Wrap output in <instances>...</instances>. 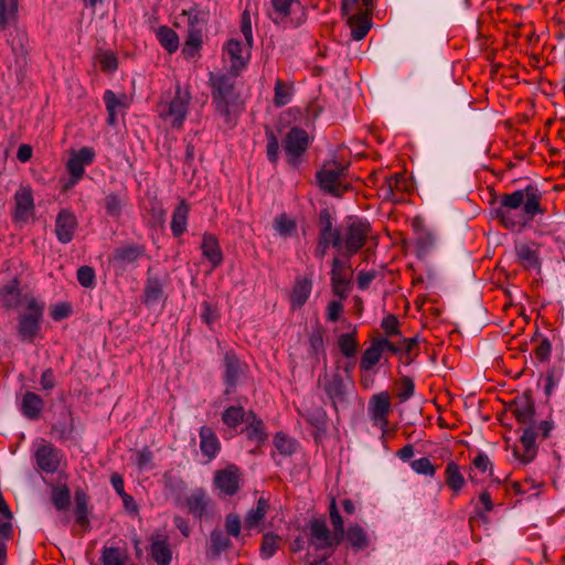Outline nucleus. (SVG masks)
<instances>
[{
    "instance_id": "obj_35",
    "label": "nucleus",
    "mask_w": 565,
    "mask_h": 565,
    "mask_svg": "<svg viewBox=\"0 0 565 565\" xmlns=\"http://www.w3.org/2000/svg\"><path fill=\"white\" fill-rule=\"evenodd\" d=\"M349 328L351 329L349 332L338 335L337 345L343 356L355 359L359 350L358 328L352 324H349Z\"/></svg>"
},
{
    "instance_id": "obj_42",
    "label": "nucleus",
    "mask_w": 565,
    "mask_h": 565,
    "mask_svg": "<svg viewBox=\"0 0 565 565\" xmlns=\"http://www.w3.org/2000/svg\"><path fill=\"white\" fill-rule=\"evenodd\" d=\"M282 539L274 532H267L263 535L259 555L263 559L271 558L275 553L280 548Z\"/></svg>"
},
{
    "instance_id": "obj_48",
    "label": "nucleus",
    "mask_w": 565,
    "mask_h": 565,
    "mask_svg": "<svg viewBox=\"0 0 565 565\" xmlns=\"http://www.w3.org/2000/svg\"><path fill=\"white\" fill-rule=\"evenodd\" d=\"M383 353L374 339H372L369 348L363 352L360 360V369L362 371H371L381 360Z\"/></svg>"
},
{
    "instance_id": "obj_62",
    "label": "nucleus",
    "mask_w": 565,
    "mask_h": 565,
    "mask_svg": "<svg viewBox=\"0 0 565 565\" xmlns=\"http://www.w3.org/2000/svg\"><path fill=\"white\" fill-rule=\"evenodd\" d=\"M415 393V384L408 376H404L401 380V384L397 392V397L401 402L408 401Z\"/></svg>"
},
{
    "instance_id": "obj_16",
    "label": "nucleus",
    "mask_w": 565,
    "mask_h": 565,
    "mask_svg": "<svg viewBox=\"0 0 565 565\" xmlns=\"http://www.w3.org/2000/svg\"><path fill=\"white\" fill-rule=\"evenodd\" d=\"M213 484L221 494L233 497L239 491L241 470L235 465H228L224 469L216 470L213 478Z\"/></svg>"
},
{
    "instance_id": "obj_7",
    "label": "nucleus",
    "mask_w": 565,
    "mask_h": 565,
    "mask_svg": "<svg viewBox=\"0 0 565 565\" xmlns=\"http://www.w3.org/2000/svg\"><path fill=\"white\" fill-rule=\"evenodd\" d=\"M191 95L186 90H182L178 85L174 96L166 100L163 97L157 104V113L159 117L169 122L173 128H181L186 118Z\"/></svg>"
},
{
    "instance_id": "obj_45",
    "label": "nucleus",
    "mask_w": 565,
    "mask_h": 565,
    "mask_svg": "<svg viewBox=\"0 0 565 565\" xmlns=\"http://www.w3.org/2000/svg\"><path fill=\"white\" fill-rule=\"evenodd\" d=\"M202 28H188V35L182 47L185 57H193L202 45Z\"/></svg>"
},
{
    "instance_id": "obj_34",
    "label": "nucleus",
    "mask_w": 565,
    "mask_h": 565,
    "mask_svg": "<svg viewBox=\"0 0 565 565\" xmlns=\"http://www.w3.org/2000/svg\"><path fill=\"white\" fill-rule=\"evenodd\" d=\"M43 408L44 401L39 394L34 392L24 393L20 404V411L24 417L36 420L41 417Z\"/></svg>"
},
{
    "instance_id": "obj_12",
    "label": "nucleus",
    "mask_w": 565,
    "mask_h": 565,
    "mask_svg": "<svg viewBox=\"0 0 565 565\" xmlns=\"http://www.w3.org/2000/svg\"><path fill=\"white\" fill-rule=\"evenodd\" d=\"M309 544L316 551L323 552L320 556L321 559L328 558L332 548L338 546L340 542L334 534L331 533L324 520L315 519L309 523Z\"/></svg>"
},
{
    "instance_id": "obj_60",
    "label": "nucleus",
    "mask_w": 565,
    "mask_h": 565,
    "mask_svg": "<svg viewBox=\"0 0 565 565\" xmlns=\"http://www.w3.org/2000/svg\"><path fill=\"white\" fill-rule=\"evenodd\" d=\"M74 500H75L74 514L75 515H88L89 514V511H88L89 498H88L87 493L83 489L78 488L75 490Z\"/></svg>"
},
{
    "instance_id": "obj_64",
    "label": "nucleus",
    "mask_w": 565,
    "mask_h": 565,
    "mask_svg": "<svg viewBox=\"0 0 565 565\" xmlns=\"http://www.w3.org/2000/svg\"><path fill=\"white\" fill-rule=\"evenodd\" d=\"M72 306L70 302H58L51 307V317L54 321H61L72 315Z\"/></svg>"
},
{
    "instance_id": "obj_41",
    "label": "nucleus",
    "mask_w": 565,
    "mask_h": 565,
    "mask_svg": "<svg viewBox=\"0 0 565 565\" xmlns=\"http://www.w3.org/2000/svg\"><path fill=\"white\" fill-rule=\"evenodd\" d=\"M348 22L351 26V36L355 41L363 40L371 29V20L366 14H353L349 17Z\"/></svg>"
},
{
    "instance_id": "obj_49",
    "label": "nucleus",
    "mask_w": 565,
    "mask_h": 565,
    "mask_svg": "<svg viewBox=\"0 0 565 565\" xmlns=\"http://www.w3.org/2000/svg\"><path fill=\"white\" fill-rule=\"evenodd\" d=\"M51 502L58 511H65L71 504V491L66 484L53 486Z\"/></svg>"
},
{
    "instance_id": "obj_20",
    "label": "nucleus",
    "mask_w": 565,
    "mask_h": 565,
    "mask_svg": "<svg viewBox=\"0 0 565 565\" xmlns=\"http://www.w3.org/2000/svg\"><path fill=\"white\" fill-rule=\"evenodd\" d=\"M514 250L516 263L520 267L527 271H541V252L540 246L536 243L531 242L515 244Z\"/></svg>"
},
{
    "instance_id": "obj_51",
    "label": "nucleus",
    "mask_w": 565,
    "mask_h": 565,
    "mask_svg": "<svg viewBox=\"0 0 565 565\" xmlns=\"http://www.w3.org/2000/svg\"><path fill=\"white\" fill-rule=\"evenodd\" d=\"M292 87L286 84L281 79H277L274 89V105L276 107H282L291 102Z\"/></svg>"
},
{
    "instance_id": "obj_6",
    "label": "nucleus",
    "mask_w": 565,
    "mask_h": 565,
    "mask_svg": "<svg viewBox=\"0 0 565 565\" xmlns=\"http://www.w3.org/2000/svg\"><path fill=\"white\" fill-rule=\"evenodd\" d=\"M24 306L26 311L18 317L17 333L22 342L33 343L41 330L45 305L34 296H25Z\"/></svg>"
},
{
    "instance_id": "obj_36",
    "label": "nucleus",
    "mask_w": 565,
    "mask_h": 565,
    "mask_svg": "<svg viewBox=\"0 0 565 565\" xmlns=\"http://www.w3.org/2000/svg\"><path fill=\"white\" fill-rule=\"evenodd\" d=\"M312 290V280L310 278L303 277V278H297L289 300L292 308H300L302 307L307 300L309 299Z\"/></svg>"
},
{
    "instance_id": "obj_8",
    "label": "nucleus",
    "mask_w": 565,
    "mask_h": 565,
    "mask_svg": "<svg viewBox=\"0 0 565 565\" xmlns=\"http://www.w3.org/2000/svg\"><path fill=\"white\" fill-rule=\"evenodd\" d=\"M267 15L275 24L297 28L306 21V9L300 0H270Z\"/></svg>"
},
{
    "instance_id": "obj_19",
    "label": "nucleus",
    "mask_w": 565,
    "mask_h": 565,
    "mask_svg": "<svg viewBox=\"0 0 565 565\" xmlns=\"http://www.w3.org/2000/svg\"><path fill=\"white\" fill-rule=\"evenodd\" d=\"M319 222L320 226L315 256L322 259L327 255L330 246L338 250L339 243L332 235V217L327 210L320 212Z\"/></svg>"
},
{
    "instance_id": "obj_63",
    "label": "nucleus",
    "mask_w": 565,
    "mask_h": 565,
    "mask_svg": "<svg viewBox=\"0 0 565 565\" xmlns=\"http://www.w3.org/2000/svg\"><path fill=\"white\" fill-rule=\"evenodd\" d=\"M311 353L317 355L324 350L323 332L320 328L311 331L309 335Z\"/></svg>"
},
{
    "instance_id": "obj_46",
    "label": "nucleus",
    "mask_w": 565,
    "mask_h": 565,
    "mask_svg": "<svg viewBox=\"0 0 565 565\" xmlns=\"http://www.w3.org/2000/svg\"><path fill=\"white\" fill-rule=\"evenodd\" d=\"M353 271L350 266L349 258L343 259L335 256L332 259L331 271H330V280H352Z\"/></svg>"
},
{
    "instance_id": "obj_25",
    "label": "nucleus",
    "mask_w": 565,
    "mask_h": 565,
    "mask_svg": "<svg viewBox=\"0 0 565 565\" xmlns=\"http://www.w3.org/2000/svg\"><path fill=\"white\" fill-rule=\"evenodd\" d=\"M34 458L39 469L46 473H54L58 470L61 465V454L53 445L40 446Z\"/></svg>"
},
{
    "instance_id": "obj_53",
    "label": "nucleus",
    "mask_w": 565,
    "mask_h": 565,
    "mask_svg": "<svg viewBox=\"0 0 565 565\" xmlns=\"http://www.w3.org/2000/svg\"><path fill=\"white\" fill-rule=\"evenodd\" d=\"M274 446L282 456H291L296 450V441L282 431L274 436Z\"/></svg>"
},
{
    "instance_id": "obj_55",
    "label": "nucleus",
    "mask_w": 565,
    "mask_h": 565,
    "mask_svg": "<svg viewBox=\"0 0 565 565\" xmlns=\"http://www.w3.org/2000/svg\"><path fill=\"white\" fill-rule=\"evenodd\" d=\"M493 510V502L491 493L487 490L482 491L479 494L478 501L475 503V513L479 518H484L487 512H490Z\"/></svg>"
},
{
    "instance_id": "obj_50",
    "label": "nucleus",
    "mask_w": 565,
    "mask_h": 565,
    "mask_svg": "<svg viewBox=\"0 0 565 565\" xmlns=\"http://www.w3.org/2000/svg\"><path fill=\"white\" fill-rule=\"evenodd\" d=\"M347 540L356 550H363L369 545V539L362 526L352 524L347 532Z\"/></svg>"
},
{
    "instance_id": "obj_5",
    "label": "nucleus",
    "mask_w": 565,
    "mask_h": 565,
    "mask_svg": "<svg viewBox=\"0 0 565 565\" xmlns=\"http://www.w3.org/2000/svg\"><path fill=\"white\" fill-rule=\"evenodd\" d=\"M317 183L320 190L334 198H342L351 190L348 179V166L338 162H328L317 171Z\"/></svg>"
},
{
    "instance_id": "obj_21",
    "label": "nucleus",
    "mask_w": 565,
    "mask_h": 565,
    "mask_svg": "<svg viewBox=\"0 0 565 565\" xmlns=\"http://www.w3.org/2000/svg\"><path fill=\"white\" fill-rule=\"evenodd\" d=\"M225 384L224 395H231L235 392L239 376L243 374L245 364L241 362L234 351H226L223 359Z\"/></svg>"
},
{
    "instance_id": "obj_43",
    "label": "nucleus",
    "mask_w": 565,
    "mask_h": 565,
    "mask_svg": "<svg viewBox=\"0 0 565 565\" xmlns=\"http://www.w3.org/2000/svg\"><path fill=\"white\" fill-rule=\"evenodd\" d=\"M273 226L282 238L292 237L297 234V222L286 213L275 217Z\"/></svg>"
},
{
    "instance_id": "obj_23",
    "label": "nucleus",
    "mask_w": 565,
    "mask_h": 565,
    "mask_svg": "<svg viewBox=\"0 0 565 565\" xmlns=\"http://www.w3.org/2000/svg\"><path fill=\"white\" fill-rule=\"evenodd\" d=\"M25 296L22 294L21 279L18 276L0 285V307L6 311L15 310L24 305Z\"/></svg>"
},
{
    "instance_id": "obj_17",
    "label": "nucleus",
    "mask_w": 565,
    "mask_h": 565,
    "mask_svg": "<svg viewBox=\"0 0 565 565\" xmlns=\"http://www.w3.org/2000/svg\"><path fill=\"white\" fill-rule=\"evenodd\" d=\"M14 210L13 221L14 222H28L34 214L35 204L33 190L30 184H22L14 193Z\"/></svg>"
},
{
    "instance_id": "obj_18",
    "label": "nucleus",
    "mask_w": 565,
    "mask_h": 565,
    "mask_svg": "<svg viewBox=\"0 0 565 565\" xmlns=\"http://www.w3.org/2000/svg\"><path fill=\"white\" fill-rule=\"evenodd\" d=\"M318 386L323 390L337 411L339 404L345 403L347 388L339 373H324L318 379Z\"/></svg>"
},
{
    "instance_id": "obj_3",
    "label": "nucleus",
    "mask_w": 565,
    "mask_h": 565,
    "mask_svg": "<svg viewBox=\"0 0 565 565\" xmlns=\"http://www.w3.org/2000/svg\"><path fill=\"white\" fill-rule=\"evenodd\" d=\"M371 232L370 223L358 217H348L339 227L332 225V235L339 243L338 253L345 258L352 257L363 248Z\"/></svg>"
},
{
    "instance_id": "obj_14",
    "label": "nucleus",
    "mask_w": 565,
    "mask_h": 565,
    "mask_svg": "<svg viewBox=\"0 0 565 565\" xmlns=\"http://www.w3.org/2000/svg\"><path fill=\"white\" fill-rule=\"evenodd\" d=\"M146 255L142 244H125L114 249L109 263L116 270L124 271L128 266L137 267V263Z\"/></svg>"
},
{
    "instance_id": "obj_24",
    "label": "nucleus",
    "mask_w": 565,
    "mask_h": 565,
    "mask_svg": "<svg viewBox=\"0 0 565 565\" xmlns=\"http://www.w3.org/2000/svg\"><path fill=\"white\" fill-rule=\"evenodd\" d=\"M78 227L76 215L70 209H62L55 218V235L60 243L68 244L73 241Z\"/></svg>"
},
{
    "instance_id": "obj_44",
    "label": "nucleus",
    "mask_w": 565,
    "mask_h": 565,
    "mask_svg": "<svg viewBox=\"0 0 565 565\" xmlns=\"http://www.w3.org/2000/svg\"><path fill=\"white\" fill-rule=\"evenodd\" d=\"M156 35L161 46L168 53L172 54L178 51L179 36L171 28L162 25L157 30Z\"/></svg>"
},
{
    "instance_id": "obj_1",
    "label": "nucleus",
    "mask_w": 565,
    "mask_h": 565,
    "mask_svg": "<svg viewBox=\"0 0 565 565\" xmlns=\"http://www.w3.org/2000/svg\"><path fill=\"white\" fill-rule=\"evenodd\" d=\"M543 192L535 184L512 193H503L499 205L493 210L494 217L507 230H522L536 215H543L546 209L542 205Z\"/></svg>"
},
{
    "instance_id": "obj_47",
    "label": "nucleus",
    "mask_w": 565,
    "mask_h": 565,
    "mask_svg": "<svg viewBox=\"0 0 565 565\" xmlns=\"http://www.w3.org/2000/svg\"><path fill=\"white\" fill-rule=\"evenodd\" d=\"M247 413L244 407L238 406H228L222 413V422L228 428H237L243 422H246Z\"/></svg>"
},
{
    "instance_id": "obj_11",
    "label": "nucleus",
    "mask_w": 565,
    "mask_h": 565,
    "mask_svg": "<svg viewBox=\"0 0 565 565\" xmlns=\"http://www.w3.org/2000/svg\"><path fill=\"white\" fill-rule=\"evenodd\" d=\"M96 157V152L92 147H82L77 151H73L66 162V170L70 173V180L63 184L62 191L67 192L75 186L85 173V167L90 166Z\"/></svg>"
},
{
    "instance_id": "obj_61",
    "label": "nucleus",
    "mask_w": 565,
    "mask_h": 565,
    "mask_svg": "<svg viewBox=\"0 0 565 565\" xmlns=\"http://www.w3.org/2000/svg\"><path fill=\"white\" fill-rule=\"evenodd\" d=\"M434 245V237L429 233H422L416 238L415 247L418 257H424Z\"/></svg>"
},
{
    "instance_id": "obj_10",
    "label": "nucleus",
    "mask_w": 565,
    "mask_h": 565,
    "mask_svg": "<svg viewBox=\"0 0 565 565\" xmlns=\"http://www.w3.org/2000/svg\"><path fill=\"white\" fill-rule=\"evenodd\" d=\"M181 507L200 522L212 520L216 510L214 500L204 488H195L188 493Z\"/></svg>"
},
{
    "instance_id": "obj_13",
    "label": "nucleus",
    "mask_w": 565,
    "mask_h": 565,
    "mask_svg": "<svg viewBox=\"0 0 565 565\" xmlns=\"http://www.w3.org/2000/svg\"><path fill=\"white\" fill-rule=\"evenodd\" d=\"M412 189V182L403 173H396L385 177L384 182L379 186L377 194L383 201L398 203Z\"/></svg>"
},
{
    "instance_id": "obj_2",
    "label": "nucleus",
    "mask_w": 565,
    "mask_h": 565,
    "mask_svg": "<svg viewBox=\"0 0 565 565\" xmlns=\"http://www.w3.org/2000/svg\"><path fill=\"white\" fill-rule=\"evenodd\" d=\"M238 74L228 72H210L207 85L211 90L212 106L215 114L233 128L244 109V99L238 86Z\"/></svg>"
},
{
    "instance_id": "obj_28",
    "label": "nucleus",
    "mask_w": 565,
    "mask_h": 565,
    "mask_svg": "<svg viewBox=\"0 0 565 565\" xmlns=\"http://www.w3.org/2000/svg\"><path fill=\"white\" fill-rule=\"evenodd\" d=\"M200 437V450L202 456L207 459V461H212L215 459L221 449V441L215 433V430L207 425H203L199 430Z\"/></svg>"
},
{
    "instance_id": "obj_4",
    "label": "nucleus",
    "mask_w": 565,
    "mask_h": 565,
    "mask_svg": "<svg viewBox=\"0 0 565 565\" xmlns=\"http://www.w3.org/2000/svg\"><path fill=\"white\" fill-rule=\"evenodd\" d=\"M242 519L237 513L226 514L224 520L225 533L220 529H215L210 534V543L206 550L207 557L212 559L218 558L224 551L231 548V537L244 544L245 539L242 534Z\"/></svg>"
},
{
    "instance_id": "obj_57",
    "label": "nucleus",
    "mask_w": 565,
    "mask_h": 565,
    "mask_svg": "<svg viewBox=\"0 0 565 565\" xmlns=\"http://www.w3.org/2000/svg\"><path fill=\"white\" fill-rule=\"evenodd\" d=\"M412 469L418 475L433 477L436 473L437 467L434 466L429 458L423 457L415 459L411 462Z\"/></svg>"
},
{
    "instance_id": "obj_33",
    "label": "nucleus",
    "mask_w": 565,
    "mask_h": 565,
    "mask_svg": "<svg viewBox=\"0 0 565 565\" xmlns=\"http://www.w3.org/2000/svg\"><path fill=\"white\" fill-rule=\"evenodd\" d=\"M190 210V204L184 199L174 207L170 223V228L174 237H180L186 232Z\"/></svg>"
},
{
    "instance_id": "obj_39",
    "label": "nucleus",
    "mask_w": 565,
    "mask_h": 565,
    "mask_svg": "<svg viewBox=\"0 0 565 565\" xmlns=\"http://www.w3.org/2000/svg\"><path fill=\"white\" fill-rule=\"evenodd\" d=\"M19 0H0V31H6L18 20Z\"/></svg>"
},
{
    "instance_id": "obj_54",
    "label": "nucleus",
    "mask_w": 565,
    "mask_h": 565,
    "mask_svg": "<svg viewBox=\"0 0 565 565\" xmlns=\"http://www.w3.org/2000/svg\"><path fill=\"white\" fill-rule=\"evenodd\" d=\"M104 207L108 216L117 218L121 215L122 200L118 194L109 193L104 199Z\"/></svg>"
},
{
    "instance_id": "obj_58",
    "label": "nucleus",
    "mask_w": 565,
    "mask_h": 565,
    "mask_svg": "<svg viewBox=\"0 0 565 565\" xmlns=\"http://www.w3.org/2000/svg\"><path fill=\"white\" fill-rule=\"evenodd\" d=\"M77 281L85 288H93L95 286V270L90 266H81L76 273Z\"/></svg>"
},
{
    "instance_id": "obj_15",
    "label": "nucleus",
    "mask_w": 565,
    "mask_h": 565,
    "mask_svg": "<svg viewBox=\"0 0 565 565\" xmlns=\"http://www.w3.org/2000/svg\"><path fill=\"white\" fill-rule=\"evenodd\" d=\"M367 411L373 425L379 426L384 436L388 428V415L392 412L390 394L387 392L374 394L370 398Z\"/></svg>"
},
{
    "instance_id": "obj_37",
    "label": "nucleus",
    "mask_w": 565,
    "mask_h": 565,
    "mask_svg": "<svg viewBox=\"0 0 565 565\" xmlns=\"http://www.w3.org/2000/svg\"><path fill=\"white\" fill-rule=\"evenodd\" d=\"M445 483L452 491V495H458L466 484V479L460 471V467L455 461H449L445 468Z\"/></svg>"
},
{
    "instance_id": "obj_32",
    "label": "nucleus",
    "mask_w": 565,
    "mask_h": 565,
    "mask_svg": "<svg viewBox=\"0 0 565 565\" xmlns=\"http://www.w3.org/2000/svg\"><path fill=\"white\" fill-rule=\"evenodd\" d=\"M224 52L228 56L231 65L228 73L241 74L247 65V57L243 55V45L239 41L231 39L224 45Z\"/></svg>"
},
{
    "instance_id": "obj_27",
    "label": "nucleus",
    "mask_w": 565,
    "mask_h": 565,
    "mask_svg": "<svg viewBox=\"0 0 565 565\" xmlns=\"http://www.w3.org/2000/svg\"><path fill=\"white\" fill-rule=\"evenodd\" d=\"M150 556L157 565H170L172 551L169 544V537L164 533H154L150 537Z\"/></svg>"
},
{
    "instance_id": "obj_40",
    "label": "nucleus",
    "mask_w": 565,
    "mask_h": 565,
    "mask_svg": "<svg viewBox=\"0 0 565 565\" xmlns=\"http://www.w3.org/2000/svg\"><path fill=\"white\" fill-rule=\"evenodd\" d=\"M164 297L163 286L158 277L148 276L143 288V303H157Z\"/></svg>"
},
{
    "instance_id": "obj_29",
    "label": "nucleus",
    "mask_w": 565,
    "mask_h": 565,
    "mask_svg": "<svg viewBox=\"0 0 565 565\" xmlns=\"http://www.w3.org/2000/svg\"><path fill=\"white\" fill-rule=\"evenodd\" d=\"M28 33L23 29L14 26L7 35V43L11 47L17 63H26L29 55Z\"/></svg>"
},
{
    "instance_id": "obj_22",
    "label": "nucleus",
    "mask_w": 565,
    "mask_h": 565,
    "mask_svg": "<svg viewBox=\"0 0 565 565\" xmlns=\"http://www.w3.org/2000/svg\"><path fill=\"white\" fill-rule=\"evenodd\" d=\"M536 437L537 434L535 433L534 425L524 428L520 437V445H516L513 448V456L518 461L523 465H527L536 457Z\"/></svg>"
},
{
    "instance_id": "obj_56",
    "label": "nucleus",
    "mask_w": 565,
    "mask_h": 565,
    "mask_svg": "<svg viewBox=\"0 0 565 565\" xmlns=\"http://www.w3.org/2000/svg\"><path fill=\"white\" fill-rule=\"evenodd\" d=\"M266 139H267V146H266V154L268 160L273 164H277L279 159V142L277 137L271 130H266Z\"/></svg>"
},
{
    "instance_id": "obj_59",
    "label": "nucleus",
    "mask_w": 565,
    "mask_h": 565,
    "mask_svg": "<svg viewBox=\"0 0 565 565\" xmlns=\"http://www.w3.org/2000/svg\"><path fill=\"white\" fill-rule=\"evenodd\" d=\"M97 61L99 63L100 70L105 73H113L118 68L117 56L110 51L100 53L97 56Z\"/></svg>"
},
{
    "instance_id": "obj_30",
    "label": "nucleus",
    "mask_w": 565,
    "mask_h": 565,
    "mask_svg": "<svg viewBox=\"0 0 565 565\" xmlns=\"http://www.w3.org/2000/svg\"><path fill=\"white\" fill-rule=\"evenodd\" d=\"M245 433L247 439L254 441L257 449L264 446L268 438L264 422L253 411L247 413Z\"/></svg>"
},
{
    "instance_id": "obj_26",
    "label": "nucleus",
    "mask_w": 565,
    "mask_h": 565,
    "mask_svg": "<svg viewBox=\"0 0 565 565\" xmlns=\"http://www.w3.org/2000/svg\"><path fill=\"white\" fill-rule=\"evenodd\" d=\"M201 252L204 259H206L212 269H216L224 262V255L220 241L213 233H204L202 235Z\"/></svg>"
},
{
    "instance_id": "obj_31",
    "label": "nucleus",
    "mask_w": 565,
    "mask_h": 565,
    "mask_svg": "<svg viewBox=\"0 0 565 565\" xmlns=\"http://www.w3.org/2000/svg\"><path fill=\"white\" fill-rule=\"evenodd\" d=\"M269 510V501L264 497L257 500L256 507L249 509L244 518V529L249 532L253 530L262 531V524Z\"/></svg>"
},
{
    "instance_id": "obj_9",
    "label": "nucleus",
    "mask_w": 565,
    "mask_h": 565,
    "mask_svg": "<svg viewBox=\"0 0 565 565\" xmlns=\"http://www.w3.org/2000/svg\"><path fill=\"white\" fill-rule=\"evenodd\" d=\"M287 164L294 169L299 168L302 158L310 146L309 134L299 127H291L281 142Z\"/></svg>"
},
{
    "instance_id": "obj_38",
    "label": "nucleus",
    "mask_w": 565,
    "mask_h": 565,
    "mask_svg": "<svg viewBox=\"0 0 565 565\" xmlns=\"http://www.w3.org/2000/svg\"><path fill=\"white\" fill-rule=\"evenodd\" d=\"M511 412L515 419L523 425H533L535 414L534 403L530 398H523L514 402Z\"/></svg>"
},
{
    "instance_id": "obj_52",
    "label": "nucleus",
    "mask_w": 565,
    "mask_h": 565,
    "mask_svg": "<svg viewBox=\"0 0 565 565\" xmlns=\"http://www.w3.org/2000/svg\"><path fill=\"white\" fill-rule=\"evenodd\" d=\"M329 515H330V521H331V524L333 527V534L338 539V542L341 543L345 535L344 522H343L342 516L339 513L334 498L331 500L330 505H329Z\"/></svg>"
}]
</instances>
